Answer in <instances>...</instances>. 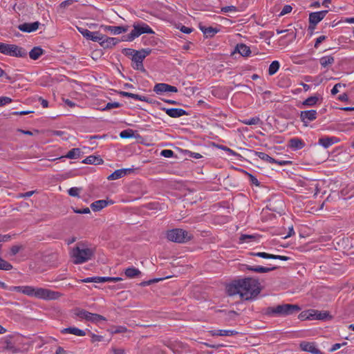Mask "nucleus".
Wrapping results in <instances>:
<instances>
[{"instance_id": "1", "label": "nucleus", "mask_w": 354, "mask_h": 354, "mask_svg": "<svg viewBox=\"0 0 354 354\" xmlns=\"http://www.w3.org/2000/svg\"><path fill=\"white\" fill-rule=\"evenodd\" d=\"M261 290L259 280L252 277L234 280L227 286V292L230 296L239 294L241 298L245 300L255 298Z\"/></svg>"}, {"instance_id": "2", "label": "nucleus", "mask_w": 354, "mask_h": 354, "mask_svg": "<svg viewBox=\"0 0 354 354\" xmlns=\"http://www.w3.org/2000/svg\"><path fill=\"white\" fill-rule=\"evenodd\" d=\"M23 294L29 297H34L43 300H57L63 296V294L58 291H54L44 288H37L30 286H22Z\"/></svg>"}, {"instance_id": "3", "label": "nucleus", "mask_w": 354, "mask_h": 354, "mask_svg": "<svg viewBox=\"0 0 354 354\" xmlns=\"http://www.w3.org/2000/svg\"><path fill=\"white\" fill-rule=\"evenodd\" d=\"M300 310V306L297 304H286L278 305L275 307H268L266 309L265 313L267 315L286 316L298 313Z\"/></svg>"}, {"instance_id": "4", "label": "nucleus", "mask_w": 354, "mask_h": 354, "mask_svg": "<svg viewBox=\"0 0 354 354\" xmlns=\"http://www.w3.org/2000/svg\"><path fill=\"white\" fill-rule=\"evenodd\" d=\"M94 252L91 248H81L79 244L73 249L71 257L73 258V263L81 264L91 259Z\"/></svg>"}, {"instance_id": "5", "label": "nucleus", "mask_w": 354, "mask_h": 354, "mask_svg": "<svg viewBox=\"0 0 354 354\" xmlns=\"http://www.w3.org/2000/svg\"><path fill=\"white\" fill-rule=\"evenodd\" d=\"M167 239L175 243H186L190 241L193 236L185 230L180 228H175L168 230L166 233Z\"/></svg>"}, {"instance_id": "6", "label": "nucleus", "mask_w": 354, "mask_h": 354, "mask_svg": "<svg viewBox=\"0 0 354 354\" xmlns=\"http://www.w3.org/2000/svg\"><path fill=\"white\" fill-rule=\"evenodd\" d=\"M133 30L131 32L127 35L126 38L124 39L125 41H132L136 37L144 33L147 34H154V31L151 27L144 22H136L133 25Z\"/></svg>"}, {"instance_id": "7", "label": "nucleus", "mask_w": 354, "mask_h": 354, "mask_svg": "<svg viewBox=\"0 0 354 354\" xmlns=\"http://www.w3.org/2000/svg\"><path fill=\"white\" fill-rule=\"evenodd\" d=\"M7 49L6 55L17 57H25L27 55V52L24 48L15 44H8Z\"/></svg>"}, {"instance_id": "8", "label": "nucleus", "mask_w": 354, "mask_h": 354, "mask_svg": "<svg viewBox=\"0 0 354 354\" xmlns=\"http://www.w3.org/2000/svg\"><path fill=\"white\" fill-rule=\"evenodd\" d=\"M317 113L316 110L311 109L308 111H302L300 112L299 118L305 127L308 126L310 122L317 119Z\"/></svg>"}, {"instance_id": "9", "label": "nucleus", "mask_w": 354, "mask_h": 354, "mask_svg": "<svg viewBox=\"0 0 354 354\" xmlns=\"http://www.w3.org/2000/svg\"><path fill=\"white\" fill-rule=\"evenodd\" d=\"M153 91L158 95H161L166 92L177 93L178 88L165 83H158L154 86Z\"/></svg>"}, {"instance_id": "10", "label": "nucleus", "mask_w": 354, "mask_h": 354, "mask_svg": "<svg viewBox=\"0 0 354 354\" xmlns=\"http://www.w3.org/2000/svg\"><path fill=\"white\" fill-rule=\"evenodd\" d=\"M328 12V10H322L319 12H313L309 14V24H313V25H317L319 22H320Z\"/></svg>"}, {"instance_id": "11", "label": "nucleus", "mask_w": 354, "mask_h": 354, "mask_svg": "<svg viewBox=\"0 0 354 354\" xmlns=\"http://www.w3.org/2000/svg\"><path fill=\"white\" fill-rule=\"evenodd\" d=\"M299 346L304 351L309 352L313 354H324L315 346L314 342H302L300 343Z\"/></svg>"}, {"instance_id": "12", "label": "nucleus", "mask_w": 354, "mask_h": 354, "mask_svg": "<svg viewBox=\"0 0 354 354\" xmlns=\"http://www.w3.org/2000/svg\"><path fill=\"white\" fill-rule=\"evenodd\" d=\"M144 57L140 53L139 50H136L133 57H131V60L136 64V66H133V68L136 70H140L142 71H145V69L143 66V60Z\"/></svg>"}, {"instance_id": "13", "label": "nucleus", "mask_w": 354, "mask_h": 354, "mask_svg": "<svg viewBox=\"0 0 354 354\" xmlns=\"http://www.w3.org/2000/svg\"><path fill=\"white\" fill-rule=\"evenodd\" d=\"M245 266V270L248 271H252L257 273H266L277 269V266L273 267H264L261 266H250L243 265Z\"/></svg>"}, {"instance_id": "14", "label": "nucleus", "mask_w": 354, "mask_h": 354, "mask_svg": "<svg viewBox=\"0 0 354 354\" xmlns=\"http://www.w3.org/2000/svg\"><path fill=\"white\" fill-rule=\"evenodd\" d=\"M163 111L171 118H179L183 115H188L189 113L184 109H178V108H171V109H166L162 108Z\"/></svg>"}, {"instance_id": "15", "label": "nucleus", "mask_w": 354, "mask_h": 354, "mask_svg": "<svg viewBox=\"0 0 354 354\" xmlns=\"http://www.w3.org/2000/svg\"><path fill=\"white\" fill-rule=\"evenodd\" d=\"M40 26L39 21H35L33 23H24L18 26V29L22 32H31L38 29Z\"/></svg>"}, {"instance_id": "16", "label": "nucleus", "mask_w": 354, "mask_h": 354, "mask_svg": "<svg viewBox=\"0 0 354 354\" xmlns=\"http://www.w3.org/2000/svg\"><path fill=\"white\" fill-rule=\"evenodd\" d=\"M133 171V169H120L115 170L114 172H113L111 175H109L107 177V179L109 180H117L119 179L124 176H126L128 174H130Z\"/></svg>"}, {"instance_id": "17", "label": "nucleus", "mask_w": 354, "mask_h": 354, "mask_svg": "<svg viewBox=\"0 0 354 354\" xmlns=\"http://www.w3.org/2000/svg\"><path fill=\"white\" fill-rule=\"evenodd\" d=\"M120 40L115 37H109L105 35L103 36L102 41H101V46L104 48H110L115 46Z\"/></svg>"}, {"instance_id": "18", "label": "nucleus", "mask_w": 354, "mask_h": 354, "mask_svg": "<svg viewBox=\"0 0 354 354\" xmlns=\"http://www.w3.org/2000/svg\"><path fill=\"white\" fill-rule=\"evenodd\" d=\"M305 142L300 138H293L288 141V147L293 150H298L305 147Z\"/></svg>"}, {"instance_id": "19", "label": "nucleus", "mask_w": 354, "mask_h": 354, "mask_svg": "<svg viewBox=\"0 0 354 354\" xmlns=\"http://www.w3.org/2000/svg\"><path fill=\"white\" fill-rule=\"evenodd\" d=\"M104 28V30L106 31H110L113 35H119L122 32H126L128 29L129 26H102Z\"/></svg>"}, {"instance_id": "20", "label": "nucleus", "mask_w": 354, "mask_h": 354, "mask_svg": "<svg viewBox=\"0 0 354 354\" xmlns=\"http://www.w3.org/2000/svg\"><path fill=\"white\" fill-rule=\"evenodd\" d=\"M337 141L338 139L335 137H324L319 139L318 143L325 149H327Z\"/></svg>"}, {"instance_id": "21", "label": "nucleus", "mask_w": 354, "mask_h": 354, "mask_svg": "<svg viewBox=\"0 0 354 354\" xmlns=\"http://www.w3.org/2000/svg\"><path fill=\"white\" fill-rule=\"evenodd\" d=\"M110 203H113V202L111 201H109ZM109 204V201L105 200H98L91 203V208L94 212H98L107 206Z\"/></svg>"}, {"instance_id": "22", "label": "nucleus", "mask_w": 354, "mask_h": 354, "mask_svg": "<svg viewBox=\"0 0 354 354\" xmlns=\"http://www.w3.org/2000/svg\"><path fill=\"white\" fill-rule=\"evenodd\" d=\"M322 67L328 68L335 63V58L332 55L323 56L319 59Z\"/></svg>"}, {"instance_id": "23", "label": "nucleus", "mask_w": 354, "mask_h": 354, "mask_svg": "<svg viewBox=\"0 0 354 354\" xmlns=\"http://www.w3.org/2000/svg\"><path fill=\"white\" fill-rule=\"evenodd\" d=\"M234 52H238L243 57H248L251 53L250 47L244 44H238Z\"/></svg>"}, {"instance_id": "24", "label": "nucleus", "mask_w": 354, "mask_h": 354, "mask_svg": "<svg viewBox=\"0 0 354 354\" xmlns=\"http://www.w3.org/2000/svg\"><path fill=\"white\" fill-rule=\"evenodd\" d=\"M81 149L80 148H73L70 150L65 156H61L57 159L69 158V159H77L80 158L81 155Z\"/></svg>"}, {"instance_id": "25", "label": "nucleus", "mask_w": 354, "mask_h": 354, "mask_svg": "<svg viewBox=\"0 0 354 354\" xmlns=\"http://www.w3.org/2000/svg\"><path fill=\"white\" fill-rule=\"evenodd\" d=\"M104 162L103 160L100 158V156H89L86 157L84 160H82V163L84 164H89V165H101Z\"/></svg>"}, {"instance_id": "26", "label": "nucleus", "mask_w": 354, "mask_h": 354, "mask_svg": "<svg viewBox=\"0 0 354 354\" xmlns=\"http://www.w3.org/2000/svg\"><path fill=\"white\" fill-rule=\"evenodd\" d=\"M199 28L207 37H212L219 30L217 28L211 26L205 27L204 26H202L201 24L199 25Z\"/></svg>"}, {"instance_id": "27", "label": "nucleus", "mask_w": 354, "mask_h": 354, "mask_svg": "<svg viewBox=\"0 0 354 354\" xmlns=\"http://www.w3.org/2000/svg\"><path fill=\"white\" fill-rule=\"evenodd\" d=\"M62 333H70L77 336H84L86 332L76 327H68L62 330Z\"/></svg>"}, {"instance_id": "28", "label": "nucleus", "mask_w": 354, "mask_h": 354, "mask_svg": "<svg viewBox=\"0 0 354 354\" xmlns=\"http://www.w3.org/2000/svg\"><path fill=\"white\" fill-rule=\"evenodd\" d=\"M44 53V50L40 46H35L30 52V58L37 60Z\"/></svg>"}, {"instance_id": "29", "label": "nucleus", "mask_w": 354, "mask_h": 354, "mask_svg": "<svg viewBox=\"0 0 354 354\" xmlns=\"http://www.w3.org/2000/svg\"><path fill=\"white\" fill-rule=\"evenodd\" d=\"M124 274L127 277L132 279L139 277L141 274V272L139 269L134 267H129L125 270Z\"/></svg>"}, {"instance_id": "30", "label": "nucleus", "mask_w": 354, "mask_h": 354, "mask_svg": "<svg viewBox=\"0 0 354 354\" xmlns=\"http://www.w3.org/2000/svg\"><path fill=\"white\" fill-rule=\"evenodd\" d=\"M213 336L214 335H220V336H232L238 334V332L232 330H218L214 331H210Z\"/></svg>"}, {"instance_id": "31", "label": "nucleus", "mask_w": 354, "mask_h": 354, "mask_svg": "<svg viewBox=\"0 0 354 354\" xmlns=\"http://www.w3.org/2000/svg\"><path fill=\"white\" fill-rule=\"evenodd\" d=\"M313 315H316L315 319L316 320H325L328 318H331L329 313L328 311H319L317 310H313Z\"/></svg>"}, {"instance_id": "32", "label": "nucleus", "mask_w": 354, "mask_h": 354, "mask_svg": "<svg viewBox=\"0 0 354 354\" xmlns=\"http://www.w3.org/2000/svg\"><path fill=\"white\" fill-rule=\"evenodd\" d=\"M318 100H319V97L317 96H310V97H308L307 99H306L302 102V105L306 106H313L317 104Z\"/></svg>"}, {"instance_id": "33", "label": "nucleus", "mask_w": 354, "mask_h": 354, "mask_svg": "<svg viewBox=\"0 0 354 354\" xmlns=\"http://www.w3.org/2000/svg\"><path fill=\"white\" fill-rule=\"evenodd\" d=\"M255 154L261 160L266 161L270 163H273L274 162H276V160L272 157H270L269 155H268L266 153L263 152H259L256 151Z\"/></svg>"}, {"instance_id": "34", "label": "nucleus", "mask_w": 354, "mask_h": 354, "mask_svg": "<svg viewBox=\"0 0 354 354\" xmlns=\"http://www.w3.org/2000/svg\"><path fill=\"white\" fill-rule=\"evenodd\" d=\"M280 66L279 62L278 61H273L268 68V74L270 75H272L275 74L279 70Z\"/></svg>"}, {"instance_id": "35", "label": "nucleus", "mask_w": 354, "mask_h": 354, "mask_svg": "<svg viewBox=\"0 0 354 354\" xmlns=\"http://www.w3.org/2000/svg\"><path fill=\"white\" fill-rule=\"evenodd\" d=\"M99 283H104V282H118L122 280L120 277H99V279H97Z\"/></svg>"}, {"instance_id": "36", "label": "nucleus", "mask_w": 354, "mask_h": 354, "mask_svg": "<svg viewBox=\"0 0 354 354\" xmlns=\"http://www.w3.org/2000/svg\"><path fill=\"white\" fill-rule=\"evenodd\" d=\"M105 320H106V318L104 317H103L102 315L91 313L89 322L96 324L100 321H105Z\"/></svg>"}, {"instance_id": "37", "label": "nucleus", "mask_w": 354, "mask_h": 354, "mask_svg": "<svg viewBox=\"0 0 354 354\" xmlns=\"http://www.w3.org/2000/svg\"><path fill=\"white\" fill-rule=\"evenodd\" d=\"M131 95L130 97L131 98H133L134 100H140V101H143V102H146L147 103H152V100L146 97V96H143V95H138V94H134V93H131Z\"/></svg>"}, {"instance_id": "38", "label": "nucleus", "mask_w": 354, "mask_h": 354, "mask_svg": "<svg viewBox=\"0 0 354 354\" xmlns=\"http://www.w3.org/2000/svg\"><path fill=\"white\" fill-rule=\"evenodd\" d=\"M127 331V328L123 326H113L110 330L112 334L124 333Z\"/></svg>"}, {"instance_id": "39", "label": "nucleus", "mask_w": 354, "mask_h": 354, "mask_svg": "<svg viewBox=\"0 0 354 354\" xmlns=\"http://www.w3.org/2000/svg\"><path fill=\"white\" fill-rule=\"evenodd\" d=\"M12 268V266L0 257V270H10Z\"/></svg>"}, {"instance_id": "40", "label": "nucleus", "mask_w": 354, "mask_h": 354, "mask_svg": "<svg viewBox=\"0 0 354 354\" xmlns=\"http://www.w3.org/2000/svg\"><path fill=\"white\" fill-rule=\"evenodd\" d=\"M104 35L98 32H93V35L91 37H90L89 39L93 41H97L100 42V44H101V41H102Z\"/></svg>"}, {"instance_id": "41", "label": "nucleus", "mask_w": 354, "mask_h": 354, "mask_svg": "<svg viewBox=\"0 0 354 354\" xmlns=\"http://www.w3.org/2000/svg\"><path fill=\"white\" fill-rule=\"evenodd\" d=\"M261 122V120L259 117H254L248 120H245L243 123L247 125L258 124Z\"/></svg>"}, {"instance_id": "42", "label": "nucleus", "mask_w": 354, "mask_h": 354, "mask_svg": "<svg viewBox=\"0 0 354 354\" xmlns=\"http://www.w3.org/2000/svg\"><path fill=\"white\" fill-rule=\"evenodd\" d=\"M216 147L218 149H221L223 151L228 152L230 154H231L234 156L241 157L240 154L237 153L236 152H235L234 151H233L232 149H231L230 148H229L226 146L217 145Z\"/></svg>"}, {"instance_id": "43", "label": "nucleus", "mask_w": 354, "mask_h": 354, "mask_svg": "<svg viewBox=\"0 0 354 354\" xmlns=\"http://www.w3.org/2000/svg\"><path fill=\"white\" fill-rule=\"evenodd\" d=\"M78 31L86 39H89L90 37L92 36L93 32H91L88 29L84 28L77 27Z\"/></svg>"}, {"instance_id": "44", "label": "nucleus", "mask_w": 354, "mask_h": 354, "mask_svg": "<svg viewBox=\"0 0 354 354\" xmlns=\"http://www.w3.org/2000/svg\"><path fill=\"white\" fill-rule=\"evenodd\" d=\"M122 106L121 104H120L119 102H109L106 104V105L105 106L104 108H103L102 110V111H107V110H110L111 109H115V108H119Z\"/></svg>"}, {"instance_id": "45", "label": "nucleus", "mask_w": 354, "mask_h": 354, "mask_svg": "<svg viewBox=\"0 0 354 354\" xmlns=\"http://www.w3.org/2000/svg\"><path fill=\"white\" fill-rule=\"evenodd\" d=\"M133 131L131 129L124 130L120 132V136L122 138H129L133 136Z\"/></svg>"}, {"instance_id": "46", "label": "nucleus", "mask_w": 354, "mask_h": 354, "mask_svg": "<svg viewBox=\"0 0 354 354\" xmlns=\"http://www.w3.org/2000/svg\"><path fill=\"white\" fill-rule=\"evenodd\" d=\"M80 188L78 187H71L68 190V193L71 196L80 197Z\"/></svg>"}, {"instance_id": "47", "label": "nucleus", "mask_w": 354, "mask_h": 354, "mask_svg": "<svg viewBox=\"0 0 354 354\" xmlns=\"http://www.w3.org/2000/svg\"><path fill=\"white\" fill-rule=\"evenodd\" d=\"M255 238H256V236H253V235L242 234L240 236L239 240L241 242L243 243V242H248L251 240H254Z\"/></svg>"}, {"instance_id": "48", "label": "nucleus", "mask_w": 354, "mask_h": 354, "mask_svg": "<svg viewBox=\"0 0 354 354\" xmlns=\"http://www.w3.org/2000/svg\"><path fill=\"white\" fill-rule=\"evenodd\" d=\"M86 310L77 308L74 309V315L81 319H83Z\"/></svg>"}, {"instance_id": "49", "label": "nucleus", "mask_w": 354, "mask_h": 354, "mask_svg": "<svg viewBox=\"0 0 354 354\" xmlns=\"http://www.w3.org/2000/svg\"><path fill=\"white\" fill-rule=\"evenodd\" d=\"M23 248V246L21 245H13L10 248V255L15 256L16 255L21 249Z\"/></svg>"}, {"instance_id": "50", "label": "nucleus", "mask_w": 354, "mask_h": 354, "mask_svg": "<svg viewBox=\"0 0 354 354\" xmlns=\"http://www.w3.org/2000/svg\"><path fill=\"white\" fill-rule=\"evenodd\" d=\"M160 155L165 158H171L174 156V153L171 149H164L160 152Z\"/></svg>"}, {"instance_id": "51", "label": "nucleus", "mask_w": 354, "mask_h": 354, "mask_svg": "<svg viewBox=\"0 0 354 354\" xmlns=\"http://www.w3.org/2000/svg\"><path fill=\"white\" fill-rule=\"evenodd\" d=\"M162 279L158 278V279H150L149 281H144L140 283V286L145 287L149 285H151L153 283L158 282L159 281L162 280Z\"/></svg>"}, {"instance_id": "52", "label": "nucleus", "mask_w": 354, "mask_h": 354, "mask_svg": "<svg viewBox=\"0 0 354 354\" xmlns=\"http://www.w3.org/2000/svg\"><path fill=\"white\" fill-rule=\"evenodd\" d=\"M292 10V8L291 6L290 5H286L283 6V8H282L280 14H279V16H283L288 13H290Z\"/></svg>"}, {"instance_id": "53", "label": "nucleus", "mask_w": 354, "mask_h": 354, "mask_svg": "<svg viewBox=\"0 0 354 354\" xmlns=\"http://www.w3.org/2000/svg\"><path fill=\"white\" fill-rule=\"evenodd\" d=\"M12 99L9 97H0V106H3L7 104L12 102Z\"/></svg>"}, {"instance_id": "54", "label": "nucleus", "mask_w": 354, "mask_h": 354, "mask_svg": "<svg viewBox=\"0 0 354 354\" xmlns=\"http://www.w3.org/2000/svg\"><path fill=\"white\" fill-rule=\"evenodd\" d=\"M326 39H327V37H326V36H325V35H321V36H319V37H317V38L316 39L315 42L314 47H315V48H318V47H319V44H320L322 41H325Z\"/></svg>"}, {"instance_id": "55", "label": "nucleus", "mask_w": 354, "mask_h": 354, "mask_svg": "<svg viewBox=\"0 0 354 354\" xmlns=\"http://www.w3.org/2000/svg\"><path fill=\"white\" fill-rule=\"evenodd\" d=\"M342 86L345 87V86H346V85H345V84H340V83H337V84H336L333 86V88H332V90H331V94H332L333 95H336L337 93H339V88H340V87H342Z\"/></svg>"}, {"instance_id": "56", "label": "nucleus", "mask_w": 354, "mask_h": 354, "mask_svg": "<svg viewBox=\"0 0 354 354\" xmlns=\"http://www.w3.org/2000/svg\"><path fill=\"white\" fill-rule=\"evenodd\" d=\"M247 174L248 175L249 180L252 184H254L256 186H259L260 183H259V180H257V178L254 176H253L252 174H249V173H247Z\"/></svg>"}, {"instance_id": "57", "label": "nucleus", "mask_w": 354, "mask_h": 354, "mask_svg": "<svg viewBox=\"0 0 354 354\" xmlns=\"http://www.w3.org/2000/svg\"><path fill=\"white\" fill-rule=\"evenodd\" d=\"M97 279H99V277L85 278L84 279H82L81 281L83 283H90V282L99 283V281L97 280Z\"/></svg>"}, {"instance_id": "58", "label": "nucleus", "mask_w": 354, "mask_h": 354, "mask_svg": "<svg viewBox=\"0 0 354 354\" xmlns=\"http://www.w3.org/2000/svg\"><path fill=\"white\" fill-rule=\"evenodd\" d=\"M136 50H133L131 48H123L122 52L126 56H132L133 57V55L134 54Z\"/></svg>"}, {"instance_id": "59", "label": "nucleus", "mask_w": 354, "mask_h": 354, "mask_svg": "<svg viewBox=\"0 0 354 354\" xmlns=\"http://www.w3.org/2000/svg\"><path fill=\"white\" fill-rule=\"evenodd\" d=\"M74 1H75V0H66V1H62L59 4V8H65L71 6V4H73V3Z\"/></svg>"}, {"instance_id": "60", "label": "nucleus", "mask_w": 354, "mask_h": 354, "mask_svg": "<svg viewBox=\"0 0 354 354\" xmlns=\"http://www.w3.org/2000/svg\"><path fill=\"white\" fill-rule=\"evenodd\" d=\"M249 254L251 256L259 257L263 259H267L268 257V253L266 252H249Z\"/></svg>"}, {"instance_id": "61", "label": "nucleus", "mask_w": 354, "mask_h": 354, "mask_svg": "<svg viewBox=\"0 0 354 354\" xmlns=\"http://www.w3.org/2000/svg\"><path fill=\"white\" fill-rule=\"evenodd\" d=\"M103 339H104V337L102 335H95L93 333L91 335V342H101V341H103Z\"/></svg>"}, {"instance_id": "62", "label": "nucleus", "mask_w": 354, "mask_h": 354, "mask_svg": "<svg viewBox=\"0 0 354 354\" xmlns=\"http://www.w3.org/2000/svg\"><path fill=\"white\" fill-rule=\"evenodd\" d=\"M74 212L77 214H89L91 212L90 209L88 207H85L84 209H73Z\"/></svg>"}, {"instance_id": "63", "label": "nucleus", "mask_w": 354, "mask_h": 354, "mask_svg": "<svg viewBox=\"0 0 354 354\" xmlns=\"http://www.w3.org/2000/svg\"><path fill=\"white\" fill-rule=\"evenodd\" d=\"M8 44L1 43L0 42V53L6 55L7 53V48H8Z\"/></svg>"}, {"instance_id": "64", "label": "nucleus", "mask_w": 354, "mask_h": 354, "mask_svg": "<svg viewBox=\"0 0 354 354\" xmlns=\"http://www.w3.org/2000/svg\"><path fill=\"white\" fill-rule=\"evenodd\" d=\"M180 30L182 32L185 33V34H189L193 30V29L192 28H189L185 26H181Z\"/></svg>"}]
</instances>
